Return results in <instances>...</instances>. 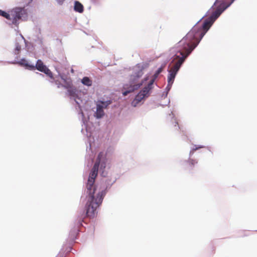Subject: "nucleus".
Returning a JSON list of instances; mask_svg holds the SVG:
<instances>
[{
  "instance_id": "23",
  "label": "nucleus",
  "mask_w": 257,
  "mask_h": 257,
  "mask_svg": "<svg viewBox=\"0 0 257 257\" xmlns=\"http://www.w3.org/2000/svg\"><path fill=\"white\" fill-rule=\"evenodd\" d=\"M217 3H218V0H217V1L215 2V4H217Z\"/></svg>"
},
{
  "instance_id": "13",
  "label": "nucleus",
  "mask_w": 257,
  "mask_h": 257,
  "mask_svg": "<svg viewBox=\"0 0 257 257\" xmlns=\"http://www.w3.org/2000/svg\"><path fill=\"white\" fill-rule=\"evenodd\" d=\"M81 82L84 85L88 86H90L92 85V81L88 77H83Z\"/></svg>"
},
{
  "instance_id": "17",
  "label": "nucleus",
  "mask_w": 257,
  "mask_h": 257,
  "mask_svg": "<svg viewBox=\"0 0 257 257\" xmlns=\"http://www.w3.org/2000/svg\"><path fill=\"white\" fill-rule=\"evenodd\" d=\"M0 16L5 17L8 20H11V18L10 17V14H8L1 10H0Z\"/></svg>"
},
{
  "instance_id": "11",
  "label": "nucleus",
  "mask_w": 257,
  "mask_h": 257,
  "mask_svg": "<svg viewBox=\"0 0 257 257\" xmlns=\"http://www.w3.org/2000/svg\"><path fill=\"white\" fill-rule=\"evenodd\" d=\"M17 63L19 64L21 66H25L28 69H29L31 70H35V66L33 65L29 64L28 63V61L25 59H21L20 61H19Z\"/></svg>"
},
{
  "instance_id": "6",
  "label": "nucleus",
  "mask_w": 257,
  "mask_h": 257,
  "mask_svg": "<svg viewBox=\"0 0 257 257\" xmlns=\"http://www.w3.org/2000/svg\"><path fill=\"white\" fill-rule=\"evenodd\" d=\"M154 82V80H151L148 85L138 94L132 102L134 106H136L143 99L149 96V93L153 88Z\"/></svg>"
},
{
  "instance_id": "2",
  "label": "nucleus",
  "mask_w": 257,
  "mask_h": 257,
  "mask_svg": "<svg viewBox=\"0 0 257 257\" xmlns=\"http://www.w3.org/2000/svg\"><path fill=\"white\" fill-rule=\"evenodd\" d=\"M204 34L199 33L197 27H193L178 43V51L174 59H183V63L193 49L197 46Z\"/></svg>"
},
{
  "instance_id": "9",
  "label": "nucleus",
  "mask_w": 257,
  "mask_h": 257,
  "mask_svg": "<svg viewBox=\"0 0 257 257\" xmlns=\"http://www.w3.org/2000/svg\"><path fill=\"white\" fill-rule=\"evenodd\" d=\"M36 69L38 71L43 72L46 74L51 79H54L53 73L46 65H45L41 60H38L37 61L36 64L35 66V69Z\"/></svg>"
},
{
  "instance_id": "14",
  "label": "nucleus",
  "mask_w": 257,
  "mask_h": 257,
  "mask_svg": "<svg viewBox=\"0 0 257 257\" xmlns=\"http://www.w3.org/2000/svg\"><path fill=\"white\" fill-rule=\"evenodd\" d=\"M165 67V64L162 65V66L157 70L156 73L154 75V78L152 80H154L157 78L159 74L162 72Z\"/></svg>"
},
{
  "instance_id": "3",
  "label": "nucleus",
  "mask_w": 257,
  "mask_h": 257,
  "mask_svg": "<svg viewBox=\"0 0 257 257\" xmlns=\"http://www.w3.org/2000/svg\"><path fill=\"white\" fill-rule=\"evenodd\" d=\"M143 74V72L142 69H139V70L136 72L134 74L131 75L130 86H128V85L126 84L123 87L124 89H127L122 92L123 96H126L129 93L138 89L143 84V81L140 83L138 80Z\"/></svg>"
},
{
  "instance_id": "8",
  "label": "nucleus",
  "mask_w": 257,
  "mask_h": 257,
  "mask_svg": "<svg viewBox=\"0 0 257 257\" xmlns=\"http://www.w3.org/2000/svg\"><path fill=\"white\" fill-rule=\"evenodd\" d=\"M111 101H98L96 104V111L95 112V116L97 118L102 117L104 115L103 111L104 108H106L111 103Z\"/></svg>"
},
{
  "instance_id": "21",
  "label": "nucleus",
  "mask_w": 257,
  "mask_h": 257,
  "mask_svg": "<svg viewBox=\"0 0 257 257\" xmlns=\"http://www.w3.org/2000/svg\"><path fill=\"white\" fill-rule=\"evenodd\" d=\"M175 126L178 127V123L177 122H175Z\"/></svg>"
},
{
  "instance_id": "10",
  "label": "nucleus",
  "mask_w": 257,
  "mask_h": 257,
  "mask_svg": "<svg viewBox=\"0 0 257 257\" xmlns=\"http://www.w3.org/2000/svg\"><path fill=\"white\" fill-rule=\"evenodd\" d=\"M213 23L214 22L208 18L204 21L201 27H199L198 26H195L194 27H197L199 33L204 34V35Z\"/></svg>"
},
{
  "instance_id": "19",
  "label": "nucleus",
  "mask_w": 257,
  "mask_h": 257,
  "mask_svg": "<svg viewBox=\"0 0 257 257\" xmlns=\"http://www.w3.org/2000/svg\"><path fill=\"white\" fill-rule=\"evenodd\" d=\"M201 148H202V147H196L195 148H193L192 149V151L191 152L193 153L194 151H195L197 150L198 149Z\"/></svg>"
},
{
  "instance_id": "1",
  "label": "nucleus",
  "mask_w": 257,
  "mask_h": 257,
  "mask_svg": "<svg viewBox=\"0 0 257 257\" xmlns=\"http://www.w3.org/2000/svg\"><path fill=\"white\" fill-rule=\"evenodd\" d=\"M106 155L102 152L98 154L96 162L92 168L88 179L86 185L87 193H88L87 201L85 205L86 212L82 213L78 218V224L82 225L83 219L87 217L90 218H94L97 213V209L101 204L103 197L105 194L103 189H101L97 186H94L95 179L97 175L99 166L100 170H103L106 167Z\"/></svg>"
},
{
  "instance_id": "16",
  "label": "nucleus",
  "mask_w": 257,
  "mask_h": 257,
  "mask_svg": "<svg viewBox=\"0 0 257 257\" xmlns=\"http://www.w3.org/2000/svg\"><path fill=\"white\" fill-rule=\"evenodd\" d=\"M67 88H68V92L69 95L71 97H75L76 96V89L72 88H68V87Z\"/></svg>"
},
{
  "instance_id": "4",
  "label": "nucleus",
  "mask_w": 257,
  "mask_h": 257,
  "mask_svg": "<svg viewBox=\"0 0 257 257\" xmlns=\"http://www.w3.org/2000/svg\"><path fill=\"white\" fill-rule=\"evenodd\" d=\"M172 63H174V65L170 69L168 70L169 74L168 76V85L167 86V89L168 90L170 89L172 85L174 82L176 75L181 65L183 63V59H181V60H177L174 59Z\"/></svg>"
},
{
  "instance_id": "22",
  "label": "nucleus",
  "mask_w": 257,
  "mask_h": 257,
  "mask_svg": "<svg viewBox=\"0 0 257 257\" xmlns=\"http://www.w3.org/2000/svg\"><path fill=\"white\" fill-rule=\"evenodd\" d=\"M59 3H62L64 0H57Z\"/></svg>"
},
{
  "instance_id": "12",
  "label": "nucleus",
  "mask_w": 257,
  "mask_h": 257,
  "mask_svg": "<svg viewBox=\"0 0 257 257\" xmlns=\"http://www.w3.org/2000/svg\"><path fill=\"white\" fill-rule=\"evenodd\" d=\"M74 10L79 13H82L83 11V6L79 2H76L74 5Z\"/></svg>"
},
{
  "instance_id": "5",
  "label": "nucleus",
  "mask_w": 257,
  "mask_h": 257,
  "mask_svg": "<svg viewBox=\"0 0 257 257\" xmlns=\"http://www.w3.org/2000/svg\"><path fill=\"white\" fill-rule=\"evenodd\" d=\"M10 17L12 20L13 24L17 25L19 20H25L27 18V11L24 8H15L11 11Z\"/></svg>"
},
{
  "instance_id": "15",
  "label": "nucleus",
  "mask_w": 257,
  "mask_h": 257,
  "mask_svg": "<svg viewBox=\"0 0 257 257\" xmlns=\"http://www.w3.org/2000/svg\"><path fill=\"white\" fill-rule=\"evenodd\" d=\"M197 163V162L196 160L190 159L187 161V165L189 168H192Z\"/></svg>"
},
{
  "instance_id": "20",
  "label": "nucleus",
  "mask_w": 257,
  "mask_h": 257,
  "mask_svg": "<svg viewBox=\"0 0 257 257\" xmlns=\"http://www.w3.org/2000/svg\"><path fill=\"white\" fill-rule=\"evenodd\" d=\"M20 49H21V47L19 45L17 46L16 48V50L18 51V53L20 51Z\"/></svg>"
},
{
  "instance_id": "18",
  "label": "nucleus",
  "mask_w": 257,
  "mask_h": 257,
  "mask_svg": "<svg viewBox=\"0 0 257 257\" xmlns=\"http://www.w3.org/2000/svg\"><path fill=\"white\" fill-rule=\"evenodd\" d=\"M55 83L57 85L58 88H60L61 86L67 88V87L61 84L58 80H55Z\"/></svg>"
},
{
  "instance_id": "7",
  "label": "nucleus",
  "mask_w": 257,
  "mask_h": 257,
  "mask_svg": "<svg viewBox=\"0 0 257 257\" xmlns=\"http://www.w3.org/2000/svg\"><path fill=\"white\" fill-rule=\"evenodd\" d=\"M235 0H231V2L226 4L224 3H222L217 7L216 10L213 12L212 15L209 17L211 20L214 22L222 14V13L228 8L234 1Z\"/></svg>"
}]
</instances>
